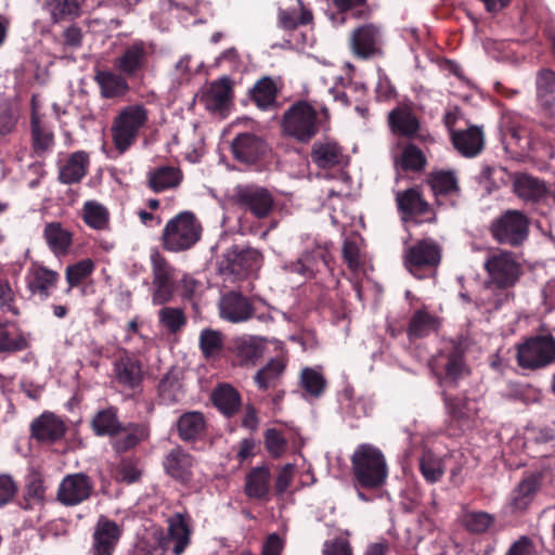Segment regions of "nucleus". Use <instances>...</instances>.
Listing matches in <instances>:
<instances>
[{"label":"nucleus","instance_id":"nucleus-31","mask_svg":"<svg viewBox=\"0 0 555 555\" xmlns=\"http://www.w3.org/2000/svg\"><path fill=\"white\" fill-rule=\"evenodd\" d=\"M166 474L180 483H189L192 479L193 456L181 447L171 449L164 460Z\"/></svg>","mask_w":555,"mask_h":555},{"label":"nucleus","instance_id":"nucleus-44","mask_svg":"<svg viewBox=\"0 0 555 555\" xmlns=\"http://www.w3.org/2000/svg\"><path fill=\"white\" fill-rule=\"evenodd\" d=\"M287 362L283 358H273L264 366L257 371L254 382L259 390L266 391L278 386Z\"/></svg>","mask_w":555,"mask_h":555},{"label":"nucleus","instance_id":"nucleus-9","mask_svg":"<svg viewBox=\"0 0 555 555\" xmlns=\"http://www.w3.org/2000/svg\"><path fill=\"white\" fill-rule=\"evenodd\" d=\"M155 47L150 41L135 39L114 60V68L130 80L142 79L149 68Z\"/></svg>","mask_w":555,"mask_h":555},{"label":"nucleus","instance_id":"nucleus-7","mask_svg":"<svg viewBox=\"0 0 555 555\" xmlns=\"http://www.w3.org/2000/svg\"><path fill=\"white\" fill-rule=\"evenodd\" d=\"M390 132L399 138L420 143H433L434 138L423 125L412 103H400L387 115Z\"/></svg>","mask_w":555,"mask_h":555},{"label":"nucleus","instance_id":"nucleus-49","mask_svg":"<svg viewBox=\"0 0 555 555\" xmlns=\"http://www.w3.org/2000/svg\"><path fill=\"white\" fill-rule=\"evenodd\" d=\"M82 220L93 230L106 231L109 229V211L96 201H87L83 204Z\"/></svg>","mask_w":555,"mask_h":555},{"label":"nucleus","instance_id":"nucleus-23","mask_svg":"<svg viewBox=\"0 0 555 555\" xmlns=\"http://www.w3.org/2000/svg\"><path fill=\"white\" fill-rule=\"evenodd\" d=\"M30 438L39 443L53 444L63 439L67 427L63 420L52 412H43L30 423Z\"/></svg>","mask_w":555,"mask_h":555},{"label":"nucleus","instance_id":"nucleus-20","mask_svg":"<svg viewBox=\"0 0 555 555\" xmlns=\"http://www.w3.org/2000/svg\"><path fill=\"white\" fill-rule=\"evenodd\" d=\"M122 535V527L101 515L93 528L90 553L92 555H113Z\"/></svg>","mask_w":555,"mask_h":555},{"label":"nucleus","instance_id":"nucleus-43","mask_svg":"<svg viewBox=\"0 0 555 555\" xmlns=\"http://www.w3.org/2000/svg\"><path fill=\"white\" fill-rule=\"evenodd\" d=\"M211 400L214 405L227 417L235 415L242 404L241 395L229 384H220L212 393Z\"/></svg>","mask_w":555,"mask_h":555},{"label":"nucleus","instance_id":"nucleus-24","mask_svg":"<svg viewBox=\"0 0 555 555\" xmlns=\"http://www.w3.org/2000/svg\"><path fill=\"white\" fill-rule=\"evenodd\" d=\"M332 256L326 247L315 246L306 250L296 260L291 262L287 268L293 273H298L305 278H314L317 273L323 270H331Z\"/></svg>","mask_w":555,"mask_h":555},{"label":"nucleus","instance_id":"nucleus-47","mask_svg":"<svg viewBox=\"0 0 555 555\" xmlns=\"http://www.w3.org/2000/svg\"><path fill=\"white\" fill-rule=\"evenodd\" d=\"M43 237L50 249L56 255L66 254L73 243L72 233L64 229L60 222L47 223Z\"/></svg>","mask_w":555,"mask_h":555},{"label":"nucleus","instance_id":"nucleus-60","mask_svg":"<svg viewBox=\"0 0 555 555\" xmlns=\"http://www.w3.org/2000/svg\"><path fill=\"white\" fill-rule=\"evenodd\" d=\"M300 383L301 387L313 397H320L326 387L323 375L311 367L301 371Z\"/></svg>","mask_w":555,"mask_h":555},{"label":"nucleus","instance_id":"nucleus-48","mask_svg":"<svg viewBox=\"0 0 555 555\" xmlns=\"http://www.w3.org/2000/svg\"><path fill=\"white\" fill-rule=\"evenodd\" d=\"M279 25L285 30H294L300 25H308L312 22V12L306 9L301 0L297 5L289 9H279Z\"/></svg>","mask_w":555,"mask_h":555},{"label":"nucleus","instance_id":"nucleus-1","mask_svg":"<svg viewBox=\"0 0 555 555\" xmlns=\"http://www.w3.org/2000/svg\"><path fill=\"white\" fill-rule=\"evenodd\" d=\"M90 428L96 437L112 439V448L117 453H126L150 438V426L145 423L119 420V409L115 405L99 410L90 421Z\"/></svg>","mask_w":555,"mask_h":555},{"label":"nucleus","instance_id":"nucleus-18","mask_svg":"<svg viewBox=\"0 0 555 555\" xmlns=\"http://www.w3.org/2000/svg\"><path fill=\"white\" fill-rule=\"evenodd\" d=\"M260 260L261 254L257 249L234 246L224 254L220 271L236 279H244L258 270Z\"/></svg>","mask_w":555,"mask_h":555},{"label":"nucleus","instance_id":"nucleus-52","mask_svg":"<svg viewBox=\"0 0 555 555\" xmlns=\"http://www.w3.org/2000/svg\"><path fill=\"white\" fill-rule=\"evenodd\" d=\"M85 0H47V8L54 23L79 17Z\"/></svg>","mask_w":555,"mask_h":555},{"label":"nucleus","instance_id":"nucleus-26","mask_svg":"<svg viewBox=\"0 0 555 555\" xmlns=\"http://www.w3.org/2000/svg\"><path fill=\"white\" fill-rule=\"evenodd\" d=\"M396 204L403 220L428 214H431V217L427 218L426 221L434 222L436 220V215L433 212L430 204L424 198L423 192L418 186H412L398 192L396 194Z\"/></svg>","mask_w":555,"mask_h":555},{"label":"nucleus","instance_id":"nucleus-39","mask_svg":"<svg viewBox=\"0 0 555 555\" xmlns=\"http://www.w3.org/2000/svg\"><path fill=\"white\" fill-rule=\"evenodd\" d=\"M440 326L439 319L428 312L426 309H417L412 314L408 328L406 336L410 341L422 339L437 332Z\"/></svg>","mask_w":555,"mask_h":555},{"label":"nucleus","instance_id":"nucleus-56","mask_svg":"<svg viewBox=\"0 0 555 555\" xmlns=\"http://www.w3.org/2000/svg\"><path fill=\"white\" fill-rule=\"evenodd\" d=\"M20 109L9 101L0 103V143L16 131L20 120Z\"/></svg>","mask_w":555,"mask_h":555},{"label":"nucleus","instance_id":"nucleus-63","mask_svg":"<svg viewBox=\"0 0 555 555\" xmlns=\"http://www.w3.org/2000/svg\"><path fill=\"white\" fill-rule=\"evenodd\" d=\"M142 476L141 469L137 463L131 460H122L116 468V480L125 483H134L140 480Z\"/></svg>","mask_w":555,"mask_h":555},{"label":"nucleus","instance_id":"nucleus-22","mask_svg":"<svg viewBox=\"0 0 555 555\" xmlns=\"http://www.w3.org/2000/svg\"><path fill=\"white\" fill-rule=\"evenodd\" d=\"M513 191L519 199L530 205L545 202L551 195L546 181L528 172L514 176Z\"/></svg>","mask_w":555,"mask_h":555},{"label":"nucleus","instance_id":"nucleus-8","mask_svg":"<svg viewBox=\"0 0 555 555\" xmlns=\"http://www.w3.org/2000/svg\"><path fill=\"white\" fill-rule=\"evenodd\" d=\"M282 128L286 135L307 143L319 130L317 109L307 101H297L284 113Z\"/></svg>","mask_w":555,"mask_h":555},{"label":"nucleus","instance_id":"nucleus-40","mask_svg":"<svg viewBox=\"0 0 555 555\" xmlns=\"http://www.w3.org/2000/svg\"><path fill=\"white\" fill-rule=\"evenodd\" d=\"M191 528L188 518L176 513L168 519V543H173L172 553L181 555L190 544Z\"/></svg>","mask_w":555,"mask_h":555},{"label":"nucleus","instance_id":"nucleus-14","mask_svg":"<svg viewBox=\"0 0 555 555\" xmlns=\"http://www.w3.org/2000/svg\"><path fill=\"white\" fill-rule=\"evenodd\" d=\"M485 269L490 281L498 288L514 286L521 273L520 264L517 262L515 255L505 250H499L490 255L485 262Z\"/></svg>","mask_w":555,"mask_h":555},{"label":"nucleus","instance_id":"nucleus-6","mask_svg":"<svg viewBox=\"0 0 555 555\" xmlns=\"http://www.w3.org/2000/svg\"><path fill=\"white\" fill-rule=\"evenodd\" d=\"M441 390V399L447 414V430L451 436H460L474 428L478 417V402L465 392L453 393Z\"/></svg>","mask_w":555,"mask_h":555},{"label":"nucleus","instance_id":"nucleus-50","mask_svg":"<svg viewBox=\"0 0 555 555\" xmlns=\"http://www.w3.org/2000/svg\"><path fill=\"white\" fill-rule=\"evenodd\" d=\"M198 346L206 360L219 359L224 349V336L217 330L204 328L199 334Z\"/></svg>","mask_w":555,"mask_h":555},{"label":"nucleus","instance_id":"nucleus-29","mask_svg":"<svg viewBox=\"0 0 555 555\" xmlns=\"http://www.w3.org/2000/svg\"><path fill=\"white\" fill-rule=\"evenodd\" d=\"M89 166L90 157L87 152H73L69 154L65 163L59 165L57 180L60 183L66 185L80 183L87 176Z\"/></svg>","mask_w":555,"mask_h":555},{"label":"nucleus","instance_id":"nucleus-3","mask_svg":"<svg viewBox=\"0 0 555 555\" xmlns=\"http://www.w3.org/2000/svg\"><path fill=\"white\" fill-rule=\"evenodd\" d=\"M465 353L466 350L460 343H452L434 357L430 366L441 390H455L469 375Z\"/></svg>","mask_w":555,"mask_h":555},{"label":"nucleus","instance_id":"nucleus-5","mask_svg":"<svg viewBox=\"0 0 555 555\" xmlns=\"http://www.w3.org/2000/svg\"><path fill=\"white\" fill-rule=\"evenodd\" d=\"M201 235L202 225L195 215L182 211L171 218L163 229L162 246L170 253L185 251L199 241Z\"/></svg>","mask_w":555,"mask_h":555},{"label":"nucleus","instance_id":"nucleus-4","mask_svg":"<svg viewBox=\"0 0 555 555\" xmlns=\"http://www.w3.org/2000/svg\"><path fill=\"white\" fill-rule=\"evenodd\" d=\"M150 112L141 103L122 107L114 117L111 134L119 154L126 153L138 140L149 122Z\"/></svg>","mask_w":555,"mask_h":555},{"label":"nucleus","instance_id":"nucleus-61","mask_svg":"<svg viewBox=\"0 0 555 555\" xmlns=\"http://www.w3.org/2000/svg\"><path fill=\"white\" fill-rule=\"evenodd\" d=\"M264 447L273 459L281 457L287 449V440L276 428H268L264 434Z\"/></svg>","mask_w":555,"mask_h":555},{"label":"nucleus","instance_id":"nucleus-21","mask_svg":"<svg viewBox=\"0 0 555 555\" xmlns=\"http://www.w3.org/2000/svg\"><path fill=\"white\" fill-rule=\"evenodd\" d=\"M60 273L38 262H33L25 276L26 287L33 296L47 300L57 287Z\"/></svg>","mask_w":555,"mask_h":555},{"label":"nucleus","instance_id":"nucleus-28","mask_svg":"<svg viewBox=\"0 0 555 555\" xmlns=\"http://www.w3.org/2000/svg\"><path fill=\"white\" fill-rule=\"evenodd\" d=\"M311 162L321 169L346 166L348 157L343 147L335 141H315L310 152Z\"/></svg>","mask_w":555,"mask_h":555},{"label":"nucleus","instance_id":"nucleus-30","mask_svg":"<svg viewBox=\"0 0 555 555\" xmlns=\"http://www.w3.org/2000/svg\"><path fill=\"white\" fill-rule=\"evenodd\" d=\"M451 141L454 149L468 158L479 155L485 146L482 129L477 126H470L466 130H452Z\"/></svg>","mask_w":555,"mask_h":555},{"label":"nucleus","instance_id":"nucleus-35","mask_svg":"<svg viewBox=\"0 0 555 555\" xmlns=\"http://www.w3.org/2000/svg\"><path fill=\"white\" fill-rule=\"evenodd\" d=\"M46 491L43 477L39 473H33L26 479L23 494L17 504L24 511H34L37 506L46 504Z\"/></svg>","mask_w":555,"mask_h":555},{"label":"nucleus","instance_id":"nucleus-17","mask_svg":"<svg viewBox=\"0 0 555 555\" xmlns=\"http://www.w3.org/2000/svg\"><path fill=\"white\" fill-rule=\"evenodd\" d=\"M543 482L541 473L524 475L507 496L505 508L513 515H524L533 503Z\"/></svg>","mask_w":555,"mask_h":555},{"label":"nucleus","instance_id":"nucleus-34","mask_svg":"<svg viewBox=\"0 0 555 555\" xmlns=\"http://www.w3.org/2000/svg\"><path fill=\"white\" fill-rule=\"evenodd\" d=\"M114 366L116 379L120 385L132 390L140 386L143 373L142 365L139 360L130 357L128 352L125 351L115 361Z\"/></svg>","mask_w":555,"mask_h":555},{"label":"nucleus","instance_id":"nucleus-2","mask_svg":"<svg viewBox=\"0 0 555 555\" xmlns=\"http://www.w3.org/2000/svg\"><path fill=\"white\" fill-rule=\"evenodd\" d=\"M350 462L356 488L377 490L386 483L388 466L384 453L377 447L370 443L359 444Z\"/></svg>","mask_w":555,"mask_h":555},{"label":"nucleus","instance_id":"nucleus-25","mask_svg":"<svg viewBox=\"0 0 555 555\" xmlns=\"http://www.w3.org/2000/svg\"><path fill=\"white\" fill-rule=\"evenodd\" d=\"M268 149L267 142L251 132L238 133L231 144L233 157L244 164H256L264 157Z\"/></svg>","mask_w":555,"mask_h":555},{"label":"nucleus","instance_id":"nucleus-59","mask_svg":"<svg viewBox=\"0 0 555 555\" xmlns=\"http://www.w3.org/2000/svg\"><path fill=\"white\" fill-rule=\"evenodd\" d=\"M158 319L172 334L180 332L186 324V317L181 308L164 307L158 311Z\"/></svg>","mask_w":555,"mask_h":555},{"label":"nucleus","instance_id":"nucleus-27","mask_svg":"<svg viewBox=\"0 0 555 555\" xmlns=\"http://www.w3.org/2000/svg\"><path fill=\"white\" fill-rule=\"evenodd\" d=\"M266 346L263 339L256 336H238L230 340L228 350L241 366H254L262 357Z\"/></svg>","mask_w":555,"mask_h":555},{"label":"nucleus","instance_id":"nucleus-51","mask_svg":"<svg viewBox=\"0 0 555 555\" xmlns=\"http://www.w3.org/2000/svg\"><path fill=\"white\" fill-rule=\"evenodd\" d=\"M184 396L182 383L178 373L170 371L158 384V397L160 403L170 405L179 402Z\"/></svg>","mask_w":555,"mask_h":555},{"label":"nucleus","instance_id":"nucleus-13","mask_svg":"<svg viewBox=\"0 0 555 555\" xmlns=\"http://www.w3.org/2000/svg\"><path fill=\"white\" fill-rule=\"evenodd\" d=\"M232 199L237 207L258 219L268 217L274 206L271 192L257 184L237 185Z\"/></svg>","mask_w":555,"mask_h":555},{"label":"nucleus","instance_id":"nucleus-19","mask_svg":"<svg viewBox=\"0 0 555 555\" xmlns=\"http://www.w3.org/2000/svg\"><path fill=\"white\" fill-rule=\"evenodd\" d=\"M383 35L379 26L367 23L352 30L350 36V49L353 55L360 60H367L380 55Z\"/></svg>","mask_w":555,"mask_h":555},{"label":"nucleus","instance_id":"nucleus-55","mask_svg":"<svg viewBox=\"0 0 555 555\" xmlns=\"http://www.w3.org/2000/svg\"><path fill=\"white\" fill-rule=\"evenodd\" d=\"M95 266L93 260L86 258L65 269V279L67 282L66 294H70L72 289L80 286L94 271Z\"/></svg>","mask_w":555,"mask_h":555},{"label":"nucleus","instance_id":"nucleus-36","mask_svg":"<svg viewBox=\"0 0 555 555\" xmlns=\"http://www.w3.org/2000/svg\"><path fill=\"white\" fill-rule=\"evenodd\" d=\"M427 183L437 199L460 197L461 188L453 170H437L428 175Z\"/></svg>","mask_w":555,"mask_h":555},{"label":"nucleus","instance_id":"nucleus-45","mask_svg":"<svg viewBox=\"0 0 555 555\" xmlns=\"http://www.w3.org/2000/svg\"><path fill=\"white\" fill-rule=\"evenodd\" d=\"M396 165L404 172H422L427 158L424 152L412 141L402 145L400 156L396 159Z\"/></svg>","mask_w":555,"mask_h":555},{"label":"nucleus","instance_id":"nucleus-33","mask_svg":"<svg viewBox=\"0 0 555 555\" xmlns=\"http://www.w3.org/2000/svg\"><path fill=\"white\" fill-rule=\"evenodd\" d=\"M248 94L251 102L261 111H271L279 106V89L275 81L269 76L258 79Z\"/></svg>","mask_w":555,"mask_h":555},{"label":"nucleus","instance_id":"nucleus-46","mask_svg":"<svg viewBox=\"0 0 555 555\" xmlns=\"http://www.w3.org/2000/svg\"><path fill=\"white\" fill-rule=\"evenodd\" d=\"M232 99V86L228 77L220 78L210 85L205 95L206 106L214 112L224 109Z\"/></svg>","mask_w":555,"mask_h":555},{"label":"nucleus","instance_id":"nucleus-54","mask_svg":"<svg viewBox=\"0 0 555 555\" xmlns=\"http://www.w3.org/2000/svg\"><path fill=\"white\" fill-rule=\"evenodd\" d=\"M418 467L422 476L429 483L439 481L444 474L442 459L428 449L423 451Z\"/></svg>","mask_w":555,"mask_h":555},{"label":"nucleus","instance_id":"nucleus-62","mask_svg":"<svg viewBox=\"0 0 555 555\" xmlns=\"http://www.w3.org/2000/svg\"><path fill=\"white\" fill-rule=\"evenodd\" d=\"M28 347L29 343L22 333L13 337L9 331H0V354L15 353L26 350Z\"/></svg>","mask_w":555,"mask_h":555},{"label":"nucleus","instance_id":"nucleus-10","mask_svg":"<svg viewBox=\"0 0 555 555\" xmlns=\"http://www.w3.org/2000/svg\"><path fill=\"white\" fill-rule=\"evenodd\" d=\"M517 364L522 369H543L555 362V337L551 334L529 337L517 347Z\"/></svg>","mask_w":555,"mask_h":555},{"label":"nucleus","instance_id":"nucleus-32","mask_svg":"<svg viewBox=\"0 0 555 555\" xmlns=\"http://www.w3.org/2000/svg\"><path fill=\"white\" fill-rule=\"evenodd\" d=\"M179 438L184 442L202 441L207 434V423L204 414L198 411H189L181 414L177 421Z\"/></svg>","mask_w":555,"mask_h":555},{"label":"nucleus","instance_id":"nucleus-64","mask_svg":"<svg viewBox=\"0 0 555 555\" xmlns=\"http://www.w3.org/2000/svg\"><path fill=\"white\" fill-rule=\"evenodd\" d=\"M505 555H541V553L530 537L520 535L511 544Z\"/></svg>","mask_w":555,"mask_h":555},{"label":"nucleus","instance_id":"nucleus-38","mask_svg":"<svg viewBox=\"0 0 555 555\" xmlns=\"http://www.w3.org/2000/svg\"><path fill=\"white\" fill-rule=\"evenodd\" d=\"M535 100L544 111L555 107V70L543 67L535 74Z\"/></svg>","mask_w":555,"mask_h":555},{"label":"nucleus","instance_id":"nucleus-12","mask_svg":"<svg viewBox=\"0 0 555 555\" xmlns=\"http://www.w3.org/2000/svg\"><path fill=\"white\" fill-rule=\"evenodd\" d=\"M529 218L519 210H507L490 225L492 237L500 244L519 247L529 235Z\"/></svg>","mask_w":555,"mask_h":555},{"label":"nucleus","instance_id":"nucleus-37","mask_svg":"<svg viewBox=\"0 0 555 555\" xmlns=\"http://www.w3.org/2000/svg\"><path fill=\"white\" fill-rule=\"evenodd\" d=\"M94 80L99 85L101 95L104 99L122 98L130 91L128 77L119 72L100 70L95 74Z\"/></svg>","mask_w":555,"mask_h":555},{"label":"nucleus","instance_id":"nucleus-15","mask_svg":"<svg viewBox=\"0 0 555 555\" xmlns=\"http://www.w3.org/2000/svg\"><path fill=\"white\" fill-rule=\"evenodd\" d=\"M219 310L221 319L231 323H243L253 318H256L261 322H267L272 319L268 313L258 314L253 299L234 291H231L221 297Z\"/></svg>","mask_w":555,"mask_h":555},{"label":"nucleus","instance_id":"nucleus-57","mask_svg":"<svg viewBox=\"0 0 555 555\" xmlns=\"http://www.w3.org/2000/svg\"><path fill=\"white\" fill-rule=\"evenodd\" d=\"M495 521L492 514L482 511H469L463 515L462 524L465 529L474 534L485 533Z\"/></svg>","mask_w":555,"mask_h":555},{"label":"nucleus","instance_id":"nucleus-58","mask_svg":"<svg viewBox=\"0 0 555 555\" xmlns=\"http://www.w3.org/2000/svg\"><path fill=\"white\" fill-rule=\"evenodd\" d=\"M153 283L175 282V268L158 251L151 254Z\"/></svg>","mask_w":555,"mask_h":555},{"label":"nucleus","instance_id":"nucleus-16","mask_svg":"<svg viewBox=\"0 0 555 555\" xmlns=\"http://www.w3.org/2000/svg\"><path fill=\"white\" fill-rule=\"evenodd\" d=\"M94 492V482L85 473L66 475L56 490V501L65 507H74L88 501Z\"/></svg>","mask_w":555,"mask_h":555},{"label":"nucleus","instance_id":"nucleus-11","mask_svg":"<svg viewBox=\"0 0 555 555\" xmlns=\"http://www.w3.org/2000/svg\"><path fill=\"white\" fill-rule=\"evenodd\" d=\"M404 266L417 279L429 276L441 261V248L430 238L417 241L404 251Z\"/></svg>","mask_w":555,"mask_h":555},{"label":"nucleus","instance_id":"nucleus-41","mask_svg":"<svg viewBox=\"0 0 555 555\" xmlns=\"http://www.w3.org/2000/svg\"><path fill=\"white\" fill-rule=\"evenodd\" d=\"M244 492L249 499L262 500L270 492V469L267 466L253 467L246 475Z\"/></svg>","mask_w":555,"mask_h":555},{"label":"nucleus","instance_id":"nucleus-42","mask_svg":"<svg viewBox=\"0 0 555 555\" xmlns=\"http://www.w3.org/2000/svg\"><path fill=\"white\" fill-rule=\"evenodd\" d=\"M30 137L31 150L35 156L44 157L52 152L55 145V139L53 130L49 125L34 117L33 120H30Z\"/></svg>","mask_w":555,"mask_h":555},{"label":"nucleus","instance_id":"nucleus-53","mask_svg":"<svg viewBox=\"0 0 555 555\" xmlns=\"http://www.w3.org/2000/svg\"><path fill=\"white\" fill-rule=\"evenodd\" d=\"M181 182V171L171 166L156 168L149 176V186L156 193L176 188Z\"/></svg>","mask_w":555,"mask_h":555}]
</instances>
